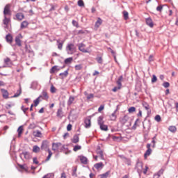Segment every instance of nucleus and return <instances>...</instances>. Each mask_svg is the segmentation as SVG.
I'll return each instance as SVG.
<instances>
[{
  "label": "nucleus",
  "mask_w": 178,
  "mask_h": 178,
  "mask_svg": "<svg viewBox=\"0 0 178 178\" xmlns=\"http://www.w3.org/2000/svg\"><path fill=\"white\" fill-rule=\"evenodd\" d=\"M1 92L3 95V98H4L5 99H8V98H9V92H8V90L5 89H1Z\"/></svg>",
  "instance_id": "18"
},
{
  "label": "nucleus",
  "mask_w": 178,
  "mask_h": 178,
  "mask_svg": "<svg viewBox=\"0 0 178 178\" xmlns=\"http://www.w3.org/2000/svg\"><path fill=\"white\" fill-rule=\"evenodd\" d=\"M94 168H95V169H97V170L102 169V168H104V163L102 162L97 163L94 165Z\"/></svg>",
  "instance_id": "21"
},
{
  "label": "nucleus",
  "mask_w": 178,
  "mask_h": 178,
  "mask_svg": "<svg viewBox=\"0 0 178 178\" xmlns=\"http://www.w3.org/2000/svg\"><path fill=\"white\" fill-rule=\"evenodd\" d=\"M102 24V19L99 17L97 20V22H95V27H99V26H101Z\"/></svg>",
  "instance_id": "24"
},
{
  "label": "nucleus",
  "mask_w": 178,
  "mask_h": 178,
  "mask_svg": "<svg viewBox=\"0 0 178 178\" xmlns=\"http://www.w3.org/2000/svg\"><path fill=\"white\" fill-rule=\"evenodd\" d=\"M17 131H18V137H20L22 136V133H23V127L22 126L19 127Z\"/></svg>",
  "instance_id": "40"
},
{
  "label": "nucleus",
  "mask_w": 178,
  "mask_h": 178,
  "mask_svg": "<svg viewBox=\"0 0 178 178\" xmlns=\"http://www.w3.org/2000/svg\"><path fill=\"white\" fill-rule=\"evenodd\" d=\"M42 97H43V98H44V99H48L49 98L47 91L43 90L42 92Z\"/></svg>",
  "instance_id": "35"
},
{
  "label": "nucleus",
  "mask_w": 178,
  "mask_h": 178,
  "mask_svg": "<svg viewBox=\"0 0 178 178\" xmlns=\"http://www.w3.org/2000/svg\"><path fill=\"white\" fill-rule=\"evenodd\" d=\"M154 119H155L156 122H159L161 120V115H156Z\"/></svg>",
  "instance_id": "58"
},
{
  "label": "nucleus",
  "mask_w": 178,
  "mask_h": 178,
  "mask_svg": "<svg viewBox=\"0 0 178 178\" xmlns=\"http://www.w3.org/2000/svg\"><path fill=\"white\" fill-rule=\"evenodd\" d=\"M79 159L83 165H87L88 163V159L84 156H79Z\"/></svg>",
  "instance_id": "16"
},
{
  "label": "nucleus",
  "mask_w": 178,
  "mask_h": 178,
  "mask_svg": "<svg viewBox=\"0 0 178 178\" xmlns=\"http://www.w3.org/2000/svg\"><path fill=\"white\" fill-rule=\"evenodd\" d=\"M136 170L138 175H141L143 173V163L142 162H138L136 163Z\"/></svg>",
  "instance_id": "4"
},
{
  "label": "nucleus",
  "mask_w": 178,
  "mask_h": 178,
  "mask_svg": "<svg viewBox=\"0 0 178 178\" xmlns=\"http://www.w3.org/2000/svg\"><path fill=\"white\" fill-rule=\"evenodd\" d=\"M20 94H22V89L17 90V92L14 94L12 98H17V97H19Z\"/></svg>",
  "instance_id": "30"
},
{
  "label": "nucleus",
  "mask_w": 178,
  "mask_h": 178,
  "mask_svg": "<svg viewBox=\"0 0 178 178\" xmlns=\"http://www.w3.org/2000/svg\"><path fill=\"white\" fill-rule=\"evenodd\" d=\"M142 105H143V108H145V109H146V111L149 110V104H148V103L143 102Z\"/></svg>",
  "instance_id": "32"
},
{
  "label": "nucleus",
  "mask_w": 178,
  "mask_h": 178,
  "mask_svg": "<svg viewBox=\"0 0 178 178\" xmlns=\"http://www.w3.org/2000/svg\"><path fill=\"white\" fill-rule=\"evenodd\" d=\"M128 112H129V113H132V112H136V107H134V106L130 107V108L128 109Z\"/></svg>",
  "instance_id": "48"
},
{
  "label": "nucleus",
  "mask_w": 178,
  "mask_h": 178,
  "mask_svg": "<svg viewBox=\"0 0 178 178\" xmlns=\"http://www.w3.org/2000/svg\"><path fill=\"white\" fill-rule=\"evenodd\" d=\"M163 172H165V169L161 168L157 172L154 173L153 175V178H159L163 175Z\"/></svg>",
  "instance_id": "10"
},
{
  "label": "nucleus",
  "mask_w": 178,
  "mask_h": 178,
  "mask_svg": "<svg viewBox=\"0 0 178 178\" xmlns=\"http://www.w3.org/2000/svg\"><path fill=\"white\" fill-rule=\"evenodd\" d=\"M111 120H116V111H115L110 117Z\"/></svg>",
  "instance_id": "39"
},
{
  "label": "nucleus",
  "mask_w": 178,
  "mask_h": 178,
  "mask_svg": "<svg viewBox=\"0 0 178 178\" xmlns=\"http://www.w3.org/2000/svg\"><path fill=\"white\" fill-rule=\"evenodd\" d=\"M15 17H16V20H18L19 22H22V20L24 19V14H23L22 13H17L15 15Z\"/></svg>",
  "instance_id": "13"
},
{
  "label": "nucleus",
  "mask_w": 178,
  "mask_h": 178,
  "mask_svg": "<svg viewBox=\"0 0 178 178\" xmlns=\"http://www.w3.org/2000/svg\"><path fill=\"white\" fill-rule=\"evenodd\" d=\"M67 131H70V130H72V124H69L67 126Z\"/></svg>",
  "instance_id": "64"
},
{
  "label": "nucleus",
  "mask_w": 178,
  "mask_h": 178,
  "mask_svg": "<svg viewBox=\"0 0 178 178\" xmlns=\"http://www.w3.org/2000/svg\"><path fill=\"white\" fill-rule=\"evenodd\" d=\"M104 123V116L101 115L97 118V124H99L100 129L103 131H108V125H105Z\"/></svg>",
  "instance_id": "1"
},
{
  "label": "nucleus",
  "mask_w": 178,
  "mask_h": 178,
  "mask_svg": "<svg viewBox=\"0 0 178 178\" xmlns=\"http://www.w3.org/2000/svg\"><path fill=\"white\" fill-rule=\"evenodd\" d=\"M56 116L57 118H60V119H62V118H63V111L62 110V108L58 109Z\"/></svg>",
  "instance_id": "20"
},
{
  "label": "nucleus",
  "mask_w": 178,
  "mask_h": 178,
  "mask_svg": "<svg viewBox=\"0 0 178 178\" xmlns=\"http://www.w3.org/2000/svg\"><path fill=\"white\" fill-rule=\"evenodd\" d=\"M123 15H124V20H127V19H129V13L125 10L123 12Z\"/></svg>",
  "instance_id": "44"
},
{
  "label": "nucleus",
  "mask_w": 178,
  "mask_h": 178,
  "mask_svg": "<svg viewBox=\"0 0 178 178\" xmlns=\"http://www.w3.org/2000/svg\"><path fill=\"white\" fill-rule=\"evenodd\" d=\"M50 91H51V94H55V92H56V88H55V86H54V85H52L51 86Z\"/></svg>",
  "instance_id": "45"
},
{
  "label": "nucleus",
  "mask_w": 178,
  "mask_h": 178,
  "mask_svg": "<svg viewBox=\"0 0 178 178\" xmlns=\"http://www.w3.org/2000/svg\"><path fill=\"white\" fill-rule=\"evenodd\" d=\"M72 143H74V144H77V143H79V136L77 135H74L72 139Z\"/></svg>",
  "instance_id": "33"
},
{
  "label": "nucleus",
  "mask_w": 178,
  "mask_h": 178,
  "mask_svg": "<svg viewBox=\"0 0 178 178\" xmlns=\"http://www.w3.org/2000/svg\"><path fill=\"white\" fill-rule=\"evenodd\" d=\"M78 5L81 8L84 6V1L83 0L78 1Z\"/></svg>",
  "instance_id": "51"
},
{
  "label": "nucleus",
  "mask_w": 178,
  "mask_h": 178,
  "mask_svg": "<svg viewBox=\"0 0 178 178\" xmlns=\"http://www.w3.org/2000/svg\"><path fill=\"white\" fill-rule=\"evenodd\" d=\"M86 129H90L91 127V117H88L84 120Z\"/></svg>",
  "instance_id": "5"
},
{
  "label": "nucleus",
  "mask_w": 178,
  "mask_h": 178,
  "mask_svg": "<svg viewBox=\"0 0 178 178\" xmlns=\"http://www.w3.org/2000/svg\"><path fill=\"white\" fill-rule=\"evenodd\" d=\"M146 24L147 26H149V27H154V22H152V19L151 17H147L145 19Z\"/></svg>",
  "instance_id": "12"
},
{
  "label": "nucleus",
  "mask_w": 178,
  "mask_h": 178,
  "mask_svg": "<svg viewBox=\"0 0 178 178\" xmlns=\"http://www.w3.org/2000/svg\"><path fill=\"white\" fill-rule=\"evenodd\" d=\"M72 25L78 29V27H79V22L77 21H76V20H72Z\"/></svg>",
  "instance_id": "52"
},
{
  "label": "nucleus",
  "mask_w": 178,
  "mask_h": 178,
  "mask_svg": "<svg viewBox=\"0 0 178 178\" xmlns=\"http://www.w3.org/2000/svg\"><path fill=\"white\" fill-rule=\"evenodd\" d=\"M29 26V22L24 21L21 23L20 29L21 30H23V29H26Z\"/></svg>",
  "instance_id": "22"
},
{
  "label": "nucleus",
  "mask_w": 178,
  "mask_h": 178,
  "mask_svg": "<svg viewBox=\"0 0 178 178\" xmlns=\"http://www.w3.org/2000/svg\"><path fill=\"white\" fill-rule=\"evenodd\" d=\"M3 15L6 16V15H10V4H7L4 7Z\"/></svg>",
  "instance_id": "8"
},
{
  "label": "nucleus",
  "mask_w": 178,
  "mask_h": 178,
  "mask_svg": "<svg viewBox=\"0 0 178 178\" xmlns=\"http://www.w3.org/2000/svg\"><path fill=\"white\" fill-rule=\"evenodd\" d=\"M84 47H86V44H84L83 43H79L78 44V48L81 51V52H83V54H88V50L84 49Z\"/></svg>",
  "instance_id": "9"
},
{
  "label": "nucleus",
  "mask_w": 178,
  "mask_h": 178,
  "mask_svg": "<svg viewBox=\"0 0 178 178\" xmlns=\"http://www.w3.org/2000/svg\"><path fill=\"white\" fill-rule=\"evenodd\" d=\"M123 81V75H121L118 79L116 83L118 86V88H122V82Z\"/></svg>",
  "instance_id": "17"
},
{
  "label": "nucleus",
  "mask_w": 178,
  "mask_h": 178,
  "mask_svg": "<svg viewBox=\"0 0 178 178\" xmlns=\"http://www.w3.org/2000/svg\"><path fill=\"white\" fill-rule=\"evenodd\" d=\"M91 98H94V94L90 93V95H88L87 99H91Z\"/></svg>",
  "instance_id": "61"
},
{
  "label": "nucleus",
  "mask_w": 178,
  "mask_h": 178,
  "mask_svg": "<svg viewBox=\"0 0 178 178\" xmlns=\"http://www.w3.org/2000/svg\"><path fill=\"white\" fill-rule=\"evenodd\" d=\"M15 102H11L10 104H6V109H10L12 106H15Z\"/></svg>",
  "instance_id": "34"
},
{
  "label": "nucleus",
  "mask_w": 178,
  "mask_h": 178,
  "mask_svg": "<svg viewBox=\"0 0 178 178\" xmlns=\"http://www.w3.org/2000/svg\"><path fill=\"white\" fill-rule=\"evenodd\" d=\"M62 147V143H54L52 144V150L53 151H59V148Z\"/></svg>",
  "instance_id": "6"
},
{
  "label": "nucleus",
  "mask_w": 178,
  "mask_h": 178,
  "mask_svg": "<svg viewBox=\"0 0 178 178\" xmlns=\"http://www.w3.org/2000/svg\"><path fill=\"white\" fill-rule=\"evenodd\" d=\"M79 149H81V146L77 145L74 147L73 151H74L75 152H77V151H79Z\"/></svg>",
  "instance_id": "42"
},
{
  "label": "nucleus",
  "mask_w": 178,
  "mask_h": 178,
  "mask_svg": "<svg viewBox=\"0 0 178 178\" xmlns=\"http://www.w3.org/2000/svg\"><path fill=\"white\" fill-rule=\"evenodd\" d=\"M56 70H59V69H58V66L54 65V67H51V69L50 70V73H55L56 72Z\"/></svg>",
  "instance_id": "36"
},
{
  "label": "nucleus",
  "mask_w": 178,
  "mask_h": 178,
  "mask_svg": "<svg viewBox=\"0 0 178 178\" xmlns=\"http://www.w3.org/2000/svg\"><path fill=\"white\" fill-rule=\"evenodd\" d=\"M41 149L43 151H48V149H49V148H48V140H43L42 142Z\"/></svg>",
  "instance_id": "7"
},
{
  "label": "nucleus",
  "mask_w": 178,
  "mask_h": 178,
  "mask_svg": "<svg viewBox=\"0 0 178 178\" xmlns=\"http://www.w3.org/2000/svg\"><path fill=\"white\" fill-rule=\"evenodd\" d=\"M47 152H49V155L47 156L46 159V162L49 161L51 159V157L52 156V152H51V149H48Z\"/></svg>",
  "instance_id": "38"
},
{
  "label": "nucleus",
  "mask_w": 178,
  "mask_h": 178,
  "mask_svg": "<svg viewBox=\"0 0 178 178\" xmlns=\"http://www.w3.org/2000/svg\"><path fill=\"white\" fill-rule=\"evenodd\" d=\"M6 41L8 44H12V42H13V37L12 36L11 34L8 33V35H6Z\"/></svg>",
  "instance_id": "15"
},
{
  "label": "nucleus",
  "mask_w": 178,
  "mask_h": 178,
  "mask_svg": "<svg viewBox=\"0 0 178 178\" xmlns=\"http://www.w3.org/2000/svg\"><path fill=\"white\" fill-rule=\"evenodd\" d=\"M33 163H35V165H38V160L37 159V157H33Z\"/></svg>",
  "instance_id": "60"
},
{
  "label": "nucleus",
  "mask_w": 178,
  "mask_h": 178,
  "mask_svg": "<svg viewBox=\"0 0 178 178\" xmlns=\"http://www.w3.org/2000/svg\"><path fill=\"white\" fill-rule=\"evenodd\" d=\"M36 127V125H35V123H32V124H30V125L29 126V129H35Z\"/></svg>",
  "instance_id": "56"
},
{
  "label": "nucleus",
  "mask_w": 178,
  "mask_h": 178,
  "mask_svg": "<svg viewBox=\"0 0 178 178\" xmlns=\"http://www.w3.org/2000/svg\"><path fill=\"white\" fill-rule=\"evenodd\" d=\"M96 60L99 63L102 64V57H97Z\"/></svg>",
  "instance_id": "59"
},
{
  "label": "nucleus",
  "mask_w": 178,
  "mask_h": 178,
  "mask_svg": "<svg viewBox=\"0 0 178 178\" xmlns=\"http://www.w3.org/2000/svg\"><path fill=\"white\" fill-rule=\"evenodd\" d=\"M20 37L22 38V34H19L15 37V44L18 47H22V40H20Z\"/></svg>",
  "instance_id": "14"
},
{
  "label": "nucleus",
  "mask_w": 178,
  "mask_h": 178,
  "mask_svg": "<svg viewBox=\"0 0 178 178\" xmlns=\"http://www.w3.org/2000/svg\"><path fill=\"white\" fill-rule=\"evenodd\" d=\"M152 152V149H147L146 150L145 153L144 154L145 158H147V156H149V155H151Z\"/></svg>",
  "instance_id": "27"
},
{
  "label": "nucleus",
  "mask_w": 178,
  "mask_h": 178,
  "mask_svg": "<svg viewBox=\"0 0 178 178\" xmlns=\"http://www.w3.org/2000/svg\"><path fill=\"white\" fill-rule=\"evenodd\" d=\"M5 65L0 66V69H2V67H12V61H10V58H6L4 60Z\"/></svg>",
  "instance_id": "3"
},
{
  "label": "nucleus",
  "mask_w": 178,
  "mask_h": 178,
  "mask_svg": "<svg viewBox=\"0 0 178 178\" xmlns=\"http://www.w3.org/2000/svg\"><path fill=\"white\" fill-rule=\"evenodd\" d=\"M33 136L35 137H41V131L37 130V131H34L33 133Z\"/></svg>",
  "instance_id": "31"
},
{
  "label": "nucleus",
  "mask_w": 178,
  "mask_h": 178,
  "mask_svg": "<svg viewBox=\"0 0 178 178\" xmlns=\"http://www.w3.org/2000/svg\"><path fill=\"white\" fill-rule=\"evenodd\" d=\"M69 74V72L67 70H65L64 72L60 73L59 76H64V77H67Z\"/></svg>",
  "instance_id": "46"
},
{
  "label": "nucleus",
  "mask_w": 178,
  "mask_h": 178,
  "mask_svg": "<svg viewBox=\"0 0 178 178\" xmlns=\"http://www.w3.org/2000/svg\"><path fill=\"white\" fill-rule=\"evenodd\" d=\"M74 99H76V97L70 96V97L67 102V106H71L72 104H74Z\"/></svg>",
  "instance_id": "11"
},
{
  "label": "nucleus",
  "mask_w": 178,
  "mask_h": 178,
  "mask_svg": "<svg viewBox=\"0 0 178 178\" xmlns=\"http://www.w3.org/2000/svg\"><path fill=\"white\" fill-rule=\"evenodd\" d=\"M162 9H163V6H162V5L157 6L156 8L157 12H162Z\"/></svg>",
  "instance_id": "50"
},
{
  "label": "nucleus",
  "mask_w": 178,
  "mask_h": 178,
  "mask_svg": "<svg viewBox=\"0 0 178 178\" xmlns=\"http://www.w3.org/2000/svg\"><path fill=\"white\" fill-rule=\"evenodd\" d=\"M109 175H111V171H107L106 172L100 175L99 177L100 178H108Z\"/></svg>",
  "instance_id": "26"
},
{
  "label": "nucleus",
  "mask_w": 178,
  "mask_h": 178,
  "mask_svg": "<svg viewBox=\"0 0 178 178\" xmlns=\"http://www.w3.org/2000/svg\"><path fill=\"white\" fill-rule=\"evenodd\" d=\"M156 80H158V78H156V76L155 74H154L152 78V83H155V81H156Z\"/></svg>",
  "instance_id": "57"
},
{
  "label": "nucleus",
  "mask_w": 178,
  "mask_h": 178,
  "mask_svg": "<svg viewBox=\"0 0 178 178\" xmlns=\"http://www.w3.org/2000/svg\"><path fill=\"white\" fill-rule=\"evenodd\" d=\"M40 98H42V95H40L36 99L33 101L34 106H38V104H40Z\"/></svg>",
  "instance_id": "25"
},
{
  "label": "nucleus",
  "mask_w": 178,
  "mask_h": 178,
  "mask_svg": "<svg viewBox=\"0 0 178 178\" xmlns=\"http://www.w3.org/2000/svg\"><path fill=\"white\" fill-rule=\"evenodd\" d=\"M3 24H5V26H8V24H9V19L6 17V15L4 16V19L3 20Z\"/></svg>",
  "instance_id": "37"
},
{
  "label": "nucleus",
  "mask_w": 178,
  "mask_h": 178,
  "mask_svg": "<svg viewBox=\"0 0 178 178\" xmlns=\"http://www.w3.org/2000/svg\"><path fill=\"white\" fill-rule=\"evenodd\" d=\"M83 65L81 64L75 65V70H81Z\"/></svg>",
  "instance_id": "47"
},
{
  "label": "nucleus",
  "mask_w": 178,
  "mask_h": 178,
  "mask_svg": "<svg viewBox=\"0 0 178 178\" xmlns=\"http://www.w3.org/2000/svg\"><path fill=\"white\" fill-rule=\"evenodd\" d=\"M23 156L25 159H30V153L29 152H24L20 154V158Z\"/></svg>",
  "instance_id": "19"
},
{
  "label": "nucleus",
  "mask_w": 178,
  "mask_h": 178,
  "mask_svg": "<svg viewBox=\"0 0 178 178\" xmlns=\"http://www.w3.org/2000/svg\"><path fill=\"white\" fill-rule=\"evenodd\" d=\"M170 83H169V82H164L163 83V86L165 88H168V87H170Z\"/></svg>",
  "instance_id": "54"
},
{
  "label": "nucleus",
  "mask_w": 178,
  "mask_h": 178,
  "mask_svg": "<svg viewBox=\"0 0 178 178\" xmlns=\"http://www.w3.org/2000/svg\"><path fill=\"white\" fill-rule=\"evenodd\" d=\"M127 122V116H124L121 120V123L122 124H126Z\"/></svg>",
  "instance_id": "43"
},
{
  "label": "nucleus",
  "mask_w": 178,
  "mask_h": 178,
  "mask_svg": "<svg viewBox=\"0 0 178 178\" xmlns=\"http://www.w3.org/2000/svg\"><path fill=\"white\" fill-rule=\"evenodd\" d=\"M121 88H119V86H118V87H114L112 89V91H113V92H116V91H118V90H120Z\"/></svg>",
  "instance_id": "63"
},
{
  "label": "nucleus",
  "mask_w": 178,
  "mask_h": 178,
  "mask_svg": "<svg viewBox=\"0 0 178 178\" xmlns=\"http://www.w3.org/2000/svg\"><path fill=\"white\" fill-rule=\"evenodd\" d=\"M168 130L171 133H176V131H177V128H176V126H170Z\"/></svg>",
  "instance_id": "23"
},
{
  "label": "nucleus",
  "mask_w": 178,
  "mask_h": 178,
  "mask_svg": "<svg viewBox=\"0 0 178 178\" xmlns=\"http://www.w3.org/2000/svg\"><path fill=\"white\" fill-rule=\"evenodd\" d=\"M65 49L68 55H73L76 52V46L73 43H68Z\"/></svg>",
  "instance_id": "2"
},
{
  "label": "nucleus",
  "mask_w": 178,
  "mask_h": 178,
  "mask_svg": "<svg viewBox=\"0 0 178 178\" xmlns=\"http://www.w3.org/2000/svg\"><path fill=\"white\" fill-rule=\"evenodd\" d=\"M97 154L99 155L101 159H104V152L102 150L97 152Z\"/></svg>",
  "instance_id": "49"
},
{
  "label": "nucleus",
  "mask_w": 178,
  "mask_h": 178,
  "mask_svg": "<svg viewBox=\"0 0 178 178\" xmlns=\"http://www.w3.org/2000/svg\"><path fill=\"white\" fill-rule=\"evenodd\" d=\"M72 60L73 57H69L64 60V63H65V65H68V63H72Z\"/></svg>",
  "instance_id": "28"
},
{
  "label": "nucleus",
  "mask_w": 178,
  "mask_h": 178,
  "mask_svg": "<svg viewBox=\"0 0 178 178\" xmlns=\"http://www.w3.org/2000/svg\"><path fill=\"white\" fill-rule=\"evenodd\" d=\"M76 172H77V168H74L72 171V175L74 176V177H77V174Z\"/></svg>",
  "instance_id": "53"
},
{
  "label": "nucleus",
  "mask_w": 178,
  "mask_h": 178,
  "mask_svg": "<svg viewBox=\"0 0 178 178\" xmlns=\"http://www.w3.org/2000/svg\"><path fill=\"white\" fill-rule=\"evenodd\" d=\"M32 87H33L34 88H35V87H37V86H38V83L37 81H33L31 84Z\"/></svg>",
  "instance_id": "62"
},
{
  "label": "nucleus",
  "mask_w": 178,
  "mask_h": 178,
  "mask_svg": "<svg viewBox=\"0 0 178 178\" xmlns=\"http://www.w3.org/2000/svg\"><path fill=\"white\" fill-rule=\"evenodd\" d=\"M57 46L58 49H60V51H62V48H63V42H59V40H57Z\"/></svg>",
  "instance_id": "29"
},
{
  "label": "nucleus",
  "mask_w": 178,
  "mask_h": 178,
  "mask_svg": "<svg viewBox=\"0 0 178 178\" xmlns=\"http://www.w3.org/2000/svg\"><path fill=\"white\" fill-rule=\"evenodd\" d=\"M40 152V147L37 146V145H35L33 146V152Z\"/></svg>",
  "instance_id": "41"
},
{
  "label": "nucleus",
  "mask_w": 178,
  "mask_h": 178,
  "mask_svg": "<svg viewBox=\"0 0 178 178\" xmlns=\"http://www.w3.org/2000/svg\"><path fill=\"white\" fill-rule=\"evenodd\" d=\"M22 111H23L24 113H26V112H27V111H29V107H25L24 106H22L21 107Z\"/></svg>",
  "instance_id": "55"
}]
</instances>
